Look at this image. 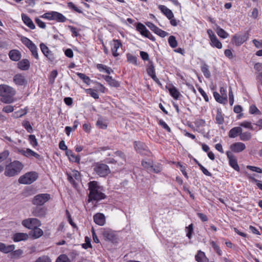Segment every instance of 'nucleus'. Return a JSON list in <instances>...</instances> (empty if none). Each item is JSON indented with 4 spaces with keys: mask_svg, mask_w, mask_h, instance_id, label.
<instances>
[{
    "mask_svg": "<svg viewBox=\"0 0 262 262\" xmlns=\"http://www.w3.org/2000/svg\"><path fill=\"white\" fill-rule=\"evenodd\" d=\"M215 31L217 34L222 38H226L229 36V34L224 29L221 28L220 26L216 27Z\"/></svg>",
    "mask_w": 262,
    "mask_h": 262,
    "instance_id": "34",
    "label": "nucleus"
},
{
    "mask_svg": "<svg viewBox=\"0 0 262 262\" xmlns=\"http://www.w3.org/2000/svg\"><path fill=\"white\" fill-rule=\"evenodd\" d=\"M136 29L140 34L145 37H149V31L146 27L142 24L138 23L136 26Z\"/></svg>",
    "mask_w": 262,
    "mask_h": 262,
    "instance_id": "23",
    "label": "nucleus"
},
{
    "mask_svg": "<svg viewBox=\"0 0 262 262\" xmlns=\"http://www.w3.org/2000/svg\"><path fill=\"white\" fill-rule=\"evenodd\" d=\"M47 209L44 207L36 206L34 207L32 213L35 216L38 217H45L47 214Z\"/></svg>",
    "mask_w": 262,
    "mask_h": 262,
    "instance_id": "17",
    "label": "nucleus"
},
{
    "mask_svg": "<svg viewBox=\"0 0 262 262\" xmlns=\"http://www.w3.org/2000/svg\"><path fill=\"white\" fill-rule=\"evenodd\" d=\"M66 154L69 157L70 161L76 163H79L80 160V156H75L71 150H67Z\"/></svg>",
    "mask_w": 262,
    "mask_h": 262,
    "instance_id": "31",
    "label": "nucleus"
},
{
    "mask_svg": "<svg viewBox=\"0 0 262 262\" xmlns=\"http://www.w3.org/2000/svg\"><path fill=\"white\" fill-rule=\"evenodd\" d=\"M55 262H71V260L67 255L61 254L57 258Z\"/></svg>",
    "mask_w": 262,
    "mask_h": 262,
    "instance_id": "47",
    "label": "nucleus"
},
{
    "mask_svg": "<svg viewBox=\"0 0 262 262\" xmlns=\"http://www.w3.org/2000/svg\"><path fill=\"white\" fill-rule=\"evenodd\" d=\"M93 170L100 177H105L111 172L109 167L106 164L100 162L94 164Z\"/></svg>",
    "mask_w": 262,
    "mask_h": 262,
    "instance_id": "5",
    "label": "nucleus"
},
{
    "mask_svg": "<svg viewBox=\"0 0 262 262\" xmlns=\"http://www.w3.org/2000/svg\"><path fill=\"white\" fill-rule=\"evenodd\" d=\"M41 18L49 20H55L58 23H64L67 18L62 14L57 11H49L40 16Z\"/></svg>",
    "mask_w": 262,
    "mask_h": 262,
    "instance_id": "4",
    "label": "nucleus"
},
{
    "mask_svg": "<svg viewBox=\"0 0 262 262\" xmlns=\"http://www.w3.org/2000/svg\"><path fill=\"white\" fill-rule=\"evenodd\" d=\"M23 126L28 133H31L32 132L33 128L28 121H24L23 122Z\"/></svg>",
    "mask_w": 262,
    "mask_h": 262,
    "instance_id": "54",
    "label": "nucleus"
},
{
    "mask_svg": "<svg viewBox=\"0 0 262 262\" xmlns=\"http://www.w3.org/2000/svg\"><path fill=\"white\" fill-rule=\"evenodd\" d=\"M239 126H241V127H243L246 128L250 129L251 130H255V128H253L251 122H249V121H243V122L240 123Z\"/></svg>",
    "mask_w": 262,
    "mask_h": 262,
    "instance_id": "49",
    "label": "nucleus"
},
{
    "mask_svg": "<svg viewBox=\"0 0 262 262\" xmlns=\"http://www.w3.org/2000/svg\"><path fill=\"white\" fill-rule=\"evenodd\" d=\"M16 91L12 87L6 84H0V96L1 100L5 103H11L14 101Z\"/></svg>",
    "mask_w": 262,
    "mask_h": 262,
    "instance_id": "2",
    "label": "nucleus"
},
{
    "mask_svg": "<svg viewBox=\"0 0 262 262\" xmlns=\"http://www.w3.org/2000/svg\"><path fill=\"white\" fill-rule=\"evenodd\" d=\"M50 199V195L47 193H41L35 195L33 200V204L42 206Z\"/></svg>",
    "mask_w": 262,
    "mask_h": 262,
    "instance_id": "7",
    "label": "nucleus"
},
{
    "mask_svg": "<svg viewBox=\"0 0 262 262\" xmlns=\"http://www.w3.org/2000/svg\"><path fill=\"white\" fill-rule=\"evenodd\" d=\"M207 34L210 39V45L213 48H216L219 49H222V43L218 39L215 34L211 29H208L207 31Z\"/></svg>",
    "mask_w": 262,
    "mask_h": 262,
    "instance_id": "8",
    "label": "nucleus"
},
{
    "mask_svg": "<svg viewBox=\"0 0 262 262\" xmlns=\"http://www.w3.org/2000/svg\"><path fill=\"white\" fill-rule=\"evenodd\" d=\"M159 10L167 17L168 19H170L173 18L174 15L169 9L167 8L164 5H159L158 6Z\"/></svg>",
    "mask_w": 262,
    "mask_h": 262,
    "instance_id": "24",
    "label": "nucleus"
},
{
    "mask_svg": "<svg viewBox=\"0 0 262 262\" xmlns=\"http://www.w3.org/2000/svg\"><path fill=\"white\" fill-rule=\"evenodd\" d=\"M38 178V174L35 171L29 172L20 176L18 182L23 184H30L34 182Z\"/></svg>",
    "mask_w": 262,
    "mask_h": 262,
    "instance_id": "6",
    "label": "nucleus"
},
{
    "mask_svg": "<svg viewBox=\"0 0 262 262\" xmlns=\"http://www.w3.org/2000/svg\"><path fill=\"white\" fill-rule=\"evenodd\" d=\"M226 155L229 160V163L230 166L232 167L235 170L239 171L240 168L238 165L237 159L235 156L231 153L230 151H226Z\"/></svg>",
    "mask_w": 262,
    "mask_h": 262,
    "instance_id": "15",
    "label": "nucleus"
},
{
    "mask_svg": "<svg viewBox=\"0 0 262 262\" xmlns=\"http://www.w3.org/2000/svg\"><path fill=\"white\" fill-rule=\"evenodd\" d=\"M104 79L106 82L108 83L111 86L114 87H118L119 86V82L116 80L114 79L112 76H105L104 77Z\"/></svg>",
    "mask_w": 262,
    "mask_h": 262,
    "instance_id": "35",
    "label": "nucleus"
},
{
    "mask_svg": "<svg viewBox=\"0 0 262 262\" xmlns=\"http://www.w3.org/2000/svg\"><path fill=\"white\" fill-rule=\"evenodd\" d=\"M23 253V251L20 249H18L15 251L13 250V252L11 253V256L13 258H18L20 257Z\"/></svg>",
    "mask_w": 262,
    "mask_h": 262,
    "instance_id": "55",
    "label": "nucleus"
},
{
    "mask_svg": "<svg viewBox=\"0 0 262 262\" xmlns=\"http://www.w3.org/2000/svg\"><path fill=\"white\" fill-rule=\"evenodd\" d=\"M9 155V152L8 150H5L0 153V163L6 159Z\"/></svg>",
    "mask_w": 262,
    "mask_h": 262,
    "instance_id": "64",
    "label": "nucleus"
},
{
    "mask_svg": "<svg viewBox=\"0 0 262 262\" xmlns=\"http://www.w3.org/2000/svg\"><path fill=\"white\" fill-rule=\"evenodd\" d=\"M77 75L83 80V82L86 83L87 85H90L91 82V79L84 74L81 73H77Z\"/></svg>",
    "mask_w": 262,
    "mask_h": 262,
    "instance_id": "40",
    "label": "nucleus"
},
{
    "mask_svg": "<svg viewBox=\"0 0 262 262\" xmlns=\"http://www.w3.org/2000/svg\"><path fill=\"white\" fill-rule=\"evenodd\" d=\"M35 262H52V260L48 256L42 255L37 258Z\"/></svg>",
    "mask_w": 262,
    "mask_h": 262,
    "instance_id": "52",
    "label": "nucleus"
},
{
    "mask_svg": "<svg viewBox=\"0 0 262 262\" xmlns=\"http://www.w3.org/2000/svg\"><path fill=\"white\" fill-rule=\"evenodd\" d=\"M21 16L23 22L27 27L32 30H33L35 28V26L34 24L33 21L28 15L24 13H22Z\"/></svg>",
    "mask_w": 262,
    "mask_h": 262,
    "instance_id": "22",
    "label": "nucleus"
},
{
    "mask_svg": "<svg viewBox=\"0 0 262 262\" xmlns=\"http://www.w3.org/2000/svg\"><path fill=\"white\" fill-rule=\"evenodd\" d=\"M215 119L216 123L219 124H222L224 123V118L221 112L217 113Z\"/></svg>",
    "mask_w": 262,
    "mask_h": 262,
    "instance_id": "57",
    "label": "nucleus"
},
{
    "mask_svg": "<svg viewBox=\"0 0 262 262\" xmlns=\"http://www.w3.org/2000/svg\"><path fill=\"white\" fill-rule=\"evenodd\" d=\"M142 166L149 171H151L153 168V163L150 161L143 160L142 161Z\"/></svg>",
    "mask_w": 262,
    "mask_h": 262,
    "instance_id": "38",
    "label": "nucleus"
},
{
    "mask_svg": "<svg viewBox=\"0 0 262 262\" xmlns=\"http://www.w3.org/2000/svg\"><path fill=\"white\" fill-rule=\"evenodd\" d=\"M252 138L251 133L249 132H241L239 135V139L243 141H247L251 140Z\"/></svg>",
    "mask_w": 262,
    "mask_h": 262,
    "instance_id": "32",
    "label": "nucleus"
},
{
    "mask_svg": "<svg viewBox=\"0 0 262 262\" xmlns=\"http://www.w3.org/2000/svg\"><path fill=\"white\" fill-rule=\"evenodd\" d=\"M21 41L24 44L27 48L30 47L34 44V43L31 40L24 36L21 38Z\"/></svg>",
    "mask_w": 262,
    "mask_h": 262,
    "instance_id": "51",
    "label": "nucleus"
},
{
    "mask_svg": "<svg viewBox=\"0 0 262 262\" xmlns=\"http://www.w3.org/2000/svg\"><path fill=\"white\" fill-rule=\"evenodd\" d=\"M85 91L86 94H90V96L95 99H98L99 98V95L96 90L92 89H85Z\"/></svg>",
    "mask_w": 262,
    "mask_h": 262,
    "instance_id": "42",
    "label": "nucleus"
},
{
    "mask_svg": "<svg viewBox=\"0 0 262 262\" xmlns=\"http://www.w3.org/2000/svg\"><path fill=\"white\" fill-rule=\"evenodd\" d=\"M147 73L149 76H152L156 74L155 69L152 64H151L147 68Z\"/></svg>",
    "mask_w": 262,
    "mask_h": 262,
    "instance_id": "58",
    "label": "nucleus"
},
{
    "mask_svg": "<svg viewBox=\"0 0 262 262\" xmlns=\"http://www.w3.org/2000/svg\"><path fill=\"white\" fill-rule=\"evenodd\" d=\"M28 140L30 144L33 147L35 148L38 145V142L35 135H30L29 136Z\"/></svg>",
    "mask_w": 262,
    "mask_h": 262,
    "instance_id": "43",
    "label": "nucleus"
},
{
    "mask_svg": "<svg viewBox=\"0 0 262 262\" xmlns=\"http://www.w3.org/2000/svg\"><path fill=\"white\" fill-rule=\"evenodd\" d=\"M96 125L101 129H106L107 127V124L104 123L101 119L97 120Z\"/></svg>",
    "mask_w": 262,
    "mask_h": 262,
    "instance_id": "62",
    "label": "nucleus"
},
{
    "mask_svg": "<svg viewBox=\"0 0 262 262\" xmlns=\"http://www.w3.org/2000/svg\"><path fill=\"white\" fill-rule=\"evenodd\" d=\"M66 174L68 181L74 187L77 185L76 181L78 182L80 181V174L77 170H74L70 172H67Z\"/></svg>",
    "mask_w": 262,
    "mask_h": 262,
    "instance_id": "10",
    "label": "nucleus"
},
{
    "mask_svg": "<svg viewBox=\"0 0 262 262\" xmlns=\"http://www.w3.org/2000/svg\"><path fill=\"white\" fill-rule=\"evenodd\" d=\"M28 48L31 52L32 56H33L36 59H38L39 57L37 52V48L36 46L34 43Z\"/></svg>",
    "mask_w": 262,
    "mask_h": 262,
    "instance_id": "44",
    "label": "nucleus"
},
{
    "mask_svg": "<svg viewBox=\"0 0 262 262\" xmlns=\"http://www.w3.org/2000/svg\"><path fill=\"white\" fill-rule=\"evenodd\" d=\"M40 48L43 55L51 61H53L54 59L53 54L49 50V48L43 43L40 44Z\"/></svg>",
    "mask_w": 262,
    "mask_h": 262,
    "instance_id": "20",
    "label": "nucleus"
},
{
    "mask_svg": "<svg viewBox=\"0 0 262 262\" xmlns=\"http://www.w3.org/2000/svg\"><path fill=\"white\" fill-rule=\"evenodd\" d=\"M249 113L251 114L260 115V111L257 108L255 105H252L250 106Z\"/></svg>",
    "mask_w": 262,
    "mask_h": 262,
    "instance_id": "53",
    "label": "nucleus"
},
{
    "mask_svg": "<svg viewBox=\"0 0 262 262\" xmlns=\"http://www.w3.org/2000/svg\"><path fill=\"white\" fill-rule=\"evenodd\" d=\"M186 233V236L189 239H191L192 237V234L193 232V226L192 224L189 225L188 227L185 228Z\"/></svg>",
    "mask_w": 262,
    "mask_h": 262,
    "instance_id": "46",
    "label": "nucleus"
},
{
    "mask_svg": "<svg viewBox=\"0 0 262 262\" xmlns=\"http://www.w3.org/2000/svg\"><path fill=\"white\" fill-rule=\"evenodd\" d=\"M24 168V165L18 161H14L7 165L5 171V175L11 177L17 175Z\"/></svg>",
    "mask_w": 262,
    "mask_h": 262,
    "instance_id": "3",
    "label": "nucleus"
},
{
    "mask_svg": "<svg viewBox=\"0 0 262 262\" xmlns=\"http://www.w3.org/2000/svg\"><path fill=\"white\" fill-rule=\"evenodd\" d=\"M29 236L25 233H16L13 235V239L15 242H18L21 241H26L28 239Z\"/></svg>",
    "mask_w": 262,
    "mask_h": 262,
    "instance_id": "27",
    "label": "nucleus"
},
{
    "mask_svg": "<svg viewBox=\"0 0 262 262\" xmlns=\"http://www.w3.org/2000/svg\"><path fill=\"white\" fill-rule=\"evenodd\" d=\"M30 67V62L27 59H23L19 61L17 63L18 69L23 71L28 70Z\"/></svg>",
    "mask_w": 262,
    "mask_h": 262,
    "instance_id": "25",
    "label": "nucleus"
},
{
    "mask_svg": "<svg viewBox=\"0 0 262 262\" xmlns=\"http://www.w3.org/2000/svg\"><path fill=\"white\" fill-rule=\"evenodd\" d=\"M89 190H90L89 202L93 200L99 201L106 198V195L102 192V187L98 185L96 181H93L89 183Z\"/></svg>",
    "mask_w": 262,
    "mask_h": 262,
    "instance_id": "1",
    "label": "nucleus"
},
{
    "mask_svg": "<svg viewBox=\"0 0 262 262\" xmlns=\"http://www.w3.org/2000/svg\"><path fill=\"white\" fill-rule=\"evenodd\" d=\"M134 148L137 152L141 155H148L149 154L147 147L143 142L140 141H135L134 143Z\"/></svg>",
    "mask_w": 262,
    "mask_h": 262,
    "instance_id": "13",
    "label": "nucleus"
},
{
    "mask_svg": "<svg viewBox=\"0 0 262 262\" xmlns=\"http://www.w3.org/2000/svg\"><path fill=\"white\" fill-rule=\"evenodd\" d=\"M32 229L33 230H32V236L34 238H37L42 235L43 231L41 229L39 228L38 227H35V228H33V229Z\"/></svg>",
    "mask_w": 262,
    "mask_h": 262,
    "instance_id": "37",
    "label": "nucleus"
},
{
    "mask_svg": "<svg viewBox=\"0 0 262 262\" xmlns=\"http://www.w3.org/2000/svg\"><path fill=\"white\" fill-rule=\"evenodd\" d=\"M195 259L197 262H210L206 257L205 253L201 250L198 251L195 256Z\"/></svg>",
    "mask_w": 262,
    "mask_h": 262,
    "instance_id": "28",
    "label": "nucleus"
},
{
    "mask_svg": "<svg viewBox=\"0 0 262 262\" xmlns=\"http://www.w3.org/2000/svg\"><path fill=\"white\" fill-rule=\"evenodd\" d=\"M201 71L206 78H209L210 77L211 74L208 65L204 64L201 67Z\"/></svg>",
    "mask_w": 262,
    "mask_h": 262,
    "instance_id": "39",
    "label": "nucleus"
},
{
    "mask_svg": "<svg viewBox=\"0 0 262 262\" xmlns=\"http://www.w3.org/2000/svg\"><path fill=\"white\" fill-rule=\"evenodd\" d=\"M243 129L241 126H236L231 128L228 133V137L230 138H234L240 135L241 132Z\"/></svg>",
    "mask_w": 262,
    "mask_h": 262,
    "instance_id": "26",
    "label": "nucleus"
},
{
    "mask_svg": "<svg viewBox=\"0 0 262 262\" xmlns=\"http://www.w3.org/2000/svg\"><path fill=\"white\" fill-rule=\"evenodd\" d=\"M14 83L18 86H25L27 84V80L25 76L22 74H17L13 77Z\"/></svg>",
    "mask_w": 262,
    "mask_h": 262,
    "instance_id": "16",
    "label": "nucleus"
},
{
    "mask_svg": "<svg viewBox=\"0 0 262 262\" xmlns=\"http://www.w3.org/2000/svg\"><path fill=\"white\" fill-rule=\"evenodd\" d=\"M22 224L25 227L31 229L40 226L41 223L37 219L31 218L23 221Z\"/></svg>",
    "mask_w": 262,
    "mask_h": 262,
    "instance_id": "11",
    "label": "nucleus"
},
{
    "mask_svg": "<svg viewBox=\"0 0 262 262\" xmlns=\"http://www.w3.org/2000/svg\"><path fill=\"white\" fill-rule=\"evenodd\" d=\"M247 168L252 171H255L257 173H262V169L259 167H255V166H253L248 165V166H247Z\"/></svg>",
    "mask_w": 262,
    "mask_h": 262,
    "instance_id": "61",
    "label": "nucleus"
},
{
    "mask_svg": "<svg viewBox=\"0 0 262 262\" xmlns=\"http://www.w3.org/2000/svg\"><path fill=\"white\" fill-rule=\"evenodd\" d=\"M127 61L134 65H137V58L135 56H134L129 53L127 54Z\"/></svg>",
    "mask_w": 262,
    "mask_h": 262,
    "instance_id": "48",
    "label": "nucleus"
},
{
    "mask_svg": "<svg viewBox=\"0 0 262 262\" xmlns=\"http://www.w3.org/2000/svg\"><path fill=\"white\" fill-rule=\"evenodd\" d=\"M213 96L214 97V99L215 100L220 103H225L227 102V100H226V98L221 96L217 92H213Z\"/></svg>",
    "mask_w": 262,
    "mask_h": 262,
    "instance_id": "36",
    "label": "nucleus"
},
{
    "mask_svg": "<svg viewBox=\"0 0 262 262\" xmlns=\"http://www.w3.org/2000/svg\"><path fill=\"white\" fill-rule=\"evenodd\" d=\"M230 148L232 151L238 153L244 151L246 149V145L243 142H235L230 145Z\"/></svg>",
    "mask_w": 262,
    "mask_h": 262,
    "instance_id": "19",
    "label": "nucleus"
},
{
    "mask_svg": "<svg viewBox=\"0 0 262 262\" xmlns=\"http://www.w3.org/2000/svg\"><path fill=\"white\" fill-rule=\"evenodd\" d=\"M248 39V37L246 34L239 35L235 34L233 36L232 42L236 46H239L245 42Z\"/></svg>",
    "mask_w": 262,
    "mask_h": 262,
    "instance_id": "18",
    "label": "nucleus"
},
{
    "mask_svg": "<svg viewBox=\"0 0 262 262\" xmlns=\"http://www.w3.org/2000/svg\"><path fill=\"white\" fill-rule=\"evenodd\" d=\"M101 234L105 241L114 243L117 240V236L116 233L110 229H103Z\"/></svg>",
    "mask_w": 262,
    "mask_h": 262,
    "instance_id": "9",
    "label": "nucleus"
},
{
    "mask_svg": "<svg viewBox=\"0 0 262 262\" xmlns=\"http://www.w3.org/2000/svg\"><path fill=\"white\" fill-rule=\"evenodd\" d=\"M210 245H211L212 247L213 248L214 250L216 252V253L220 256L222 255V251L220 249V247L219 246L216 244V243L212 241L210 242Z\"/></svg>",
    "mask_w": 262,
    "mask_h": 262,
    "instance_id": "45",
    "label": "nucleus"
},
{
    "mask_svg": "<svg viewBox=\"0 0 262 262\" xmlns=\"http://www.w3.org/2000/svg\"><path fill=\"white\" fill-rule=\"evenodd\" d=\"M28 112V108H25V109H20V110L15 112L14 114L15 118L21 117L23 116L26 115Z\"/></svg>",
    "mask_w": 262,
    "mask_h": 262,
    "instance_id": "50",
    "label": "nucleus"
},
{
    "mask_svg": "<svg viewBox=\"0 0 262 262\" xmlns=\"http://www.w3.org/2000/svg\"><path fill=\"white\" fill-rule=\"evenodd\" d=\"M14 245L6 246L5 244L0 243V251L4 253H8L12 252L15 249Z\"/></svg>",
    "mask_w": 262,
    "mask_h": 262,
    "instance_id": "30",
    "label": "nucleus"
},
{
    "mask_svg": "<svg viewBox=\"0 0 262 262\" xmlns=\"http://www.w3.org/2000/svg\"><path fill=\"white\" fill-rule=\"evenodd\" d=\"M35 21L36 23V24L37 25V26L39 27H40V28H42V29L46 28V24L43 21H42L41 20H40L39 18H36L35 19Z\"/></svg>",
    "mask_w": 262,
    "mask_h": 262,
    "instance_id": "63",
    "label": "nucleus"
},
{
    "mask_svg": "<svg viewBox=\"0 0 262 262\" xmlns=\"http://www.w3.org/2000/svg\"><path fill=\"white\" fill-rule=\"evenodd\" d=\"M17 151L19 154L28 158H31V157H33L37 159H40V156L38 154L33 151L30 148H27L26 150L17 148Z\"/></svg>",
    "mask_w": 262,
    "mask_h": 262,
    "instance_id": "12",
    "label": "nucleus"
},
{
    "mask_svg": "<svg viewBox=\"0 0 262 262\" xmlns=\"http://www.w3.org/2000/svg\"><path fill=\"white\" fill-rule=\"evenodd\" d=\"M93 219L95 223L99 226H103L105 223V217L103 213L95 214L93 216Z\"/></svg>",
    "mask_w": 262,
    "mask_h": 262,
    "instance_id": "21",
    "label": "nucleus"
},
{
    "mask_svg": "<svg viewBox=\"0 0 262 262\" xmlns=\"http://www.w3.org/2000/svg\"><path fill=\"white\" fill-rule=\"evenodd\" d=\"M68 7L71 9H73L74 11L79 13H82V11L79 9L78 7H77L72 2H69L67 4Z\"/></svg>",
    "mask_w": 262,
    "mask_h": 262,
    "instance_id": "56",
    "label": "nucleus"
},
{
    "mask_svg": "<svg viewBox=\"0 0 262 262\" xmlns=\"http://www.w3.org/2000/svg\"><path fill=\"white\" fill-rule=\"evenodd\" d=\"M155 33H156V34H157L158 35L161 37H164L168 35V33L167 32L162 30V29L159 28H158V29L157 30Z\"/></svg>",
    "mask_w": 262,
    "mask_h": 262,
    "instance_id": "59",
    "label": "nucleus"
},
{
    "mask_svg": "<svg viewBox=\"0 0 262 262\" xmlns=\"http://www.w3.org/2000/svg\"><path fill=\"white\" fill-rule=\"evenodd\" d=\"M168 42L169 46L172 48H175L178 46V42L176 40V37L174 36H170L168 39Z\"/></svg>",
    "mask_w": 262,
    "mask_h": 262,
    "instance_id": "41",
    "label": "nucleus"
},
{
    "mask_svg": "<svg viewBox=\"0 0 262 262\" xmlns=\"http://www.w3.org/2000/svg\"><path fill=\"white\" fill-rule=\"evenodd\" d=\"M169 92L170 95L176 100H178L180 96H182L179 91L174 86L170 88Z\"/></svg>",
    "mask_w": 262,
    "mask_h": 262,
    "instance_id": "33",
    "label": "nucleus"
},
{
    "mask_svg": "<svg viewBox=\"0 0 262 262\" xmlns=\"http://www.w3.org/2000/svg\"><path fill=\"white\" fill-rule=\"evenodd\" d=\"M111 46V51L112 55L114 57H117L120 55L118 51L119 48L122 46L120 40L118 39H113L110 43Z\"/></svg>",
    "mask_w": 262,
    "mask_h": 262,
    "instance_id": "14",
    "label": "nucleus"
},
{
    "mask_svg": "<svg viewBox=\"0 0 262 262\" xmlns=\"http://www.w3.org/2000/svg\"><path fill=\"white\" fill-rule=\"evenodd\" d=\"M159 124L165 130H166L168 132H171V129L169 127V126L166 124V123L162 120H160L159 122Z\"/></svg>",
    "mask_w": 262,
    "mask_h": 262,
    "instance_id": "60",
    "label": "nucleus"
},
{
    "mask_svg": "<svg viewBox=\"0 0 262 262\" xmlns=\"http://www.w3.org/2000/svg\"><path fill=\"white\" fill-rule=\"evenodd\" d=\"M9 56L12 60L17 61L21 58V54L17 50H12L9 53Z\"/></svg>",
    "mask_w": 262,
    "mask_h": 262,
    "instance_id": "29",
    "label": "nucleus"
}]
</instances>
